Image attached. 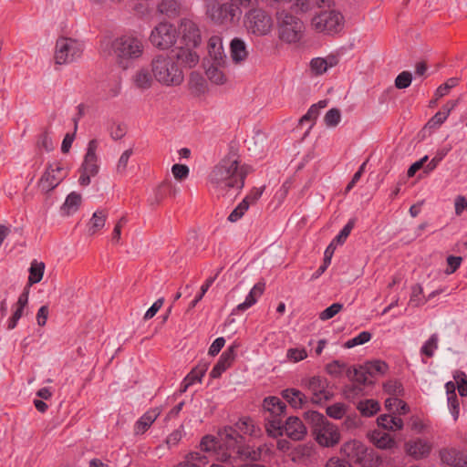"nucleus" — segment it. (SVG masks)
Masks as SVG:
<instances>
[{
  "label": "nucleus",
  "mask_w": 467,
  "mask_h": 467,
  "mask_svg": "<svg viewBox=\"0 0 467 467\" xmlns=\"http://www.w3.org/2000/svg\"><path fill=\"white\" fill-rule=\"evenodd\" d=\"M193 48L194 47L188 46L180 47L175 57L185 67L192 68L195 67L199 61V56L195 51H193Z\"/></svg>",
  "instance_id": "nucleus-22"
},
{
  "label": "nucleus",
  "mask_w": 467,
  "mask_h": 467,
  "mask_svg": "<svg viewBox=\"0 0 467 467\" xmlns=\"http://www.w3.org/2000/svg\"><path fill=\"white\" fill-rule=\"evenodd\" d=\"M111 49L117 65L124 70L132 67L134 61L143 54L141 40L129 35L115 38Z\"/></svg>",
  "instance_id": "nucleus-2"
},
{
  "label": "nucleus",
  "mask_w": 467,
  "mask_h": 467,
  "mask_svg": "<svg viewBox=\"0 0 467 467\" xmlns=\"http://www.w3.org/2000/svg\"><path fill=\"white\" fill-rule=\"evenodd\" d=\"M355 223H356V220L354 218L348 220V222L347 223V224L342 228V230L339 232V234L332 240L331 243H334V244L337 245H341L343 244L347 238L348 237V235L350 234L352 229L354 228L355 226Z\"/></svg>",
  "instance_id": "nucleus-43"
},
{
  "label": "nucleus",
  "mask_w": 467,
  "mask_h": 467,
  "mask_svg": "<svg viewBox=\"0 0 467 467\" xmlns=\"http://www.w3.org/2000/svg\"><path fill=\"white\" fill-rule=\"evenodd\" d=\"M82 51V44L78 41L68 37H60L56 43V63L58 65L70 63L79 57Z\"/></svg>",
  "instance_id": "nucleus-6"
},
{
  "label": "nucleus",
  "mask_w": 467,
  "mask_h": 467,
  "mask_svg": "<svg viewBox=\"0 0 467 467\" xmlns=\"http://www.w3.org/2000/svg\"><path fill=\"white\" fill-rule=\"evenodd\" d=\"M383 389L386 393L393 396L403 395V387L400 382L396 379H391L383 384Z\"/></svg>",
  "instance_id": "nucleus-46"
},
{
  "label": "nucleus",
  "mask_w": 467,
  "mask_h": 467,
  "mask_svg": "<svg viewBox=\"0 0 467 467\" xmlns=\"http://www.w3.org/2000/svg\"><path fill=\"white\" fill-rule=\"evenodd\" d=\"M37 147L44 149L47 152L54 150L53 140L47 130L39 135L37 140Z\"/></svg>",
  "instance_id": "nucleus-54"
},
{
  "label": "nucleus",
  "mask_w": 467,
  "mask_h": 467,
  "mask_svg": "<svg viewBox=\"0 0 467 467\" xmlns=\"http://www.w3.org/2000/svg\"><path fill=\"white\" fill-rule=\"evenodd\" d=\"M240 157L237 150L230 147L227 155L213 167L208 176L213 189L220 192L229 189L242 190L247 171L244 166H240Z\"/></svg>",
  "instance_id": "nucleus-1"
},
{
  "label": "nucleus",
  "mask_w": 467,
  "mask_h": 467,
  "mask_svg": "<svg viewBox=\"0 0 467 467\" xmlns=\"http://www.w3.org/2000/svg\"><path fill=\"white\" fill-rule=\"evenodd\" d=\"M343 309V304L334 303L319 314V319L326 321L334 317Z\"/></svg>",
  "instance_id": "nucleus-50"
},
{
  "label": "nucleus",
  "mask_w": 467,
  "mask_h": 467,
  "mask_svg": "<svg viewBox=\"0 0 467 467\" xmlns=\"http://www.w3.org/2000/svg\"><path fill=\"white\" fill-rule=\"evenodd\" d=\"M281 396L294 409H303L310 402L309 398L301 390L288 388L281 391Z\"/></svg>",
  "instance_id": "nucleus-18"
},
{
  "label": "nucleus",
  "mask_w": 467,
  "mask_h": 467,
  "mask_svg": "<svg viewBox=\"0 0 467 467\" xmlns=\"http://www.w3.org/2000/svg\"><path fill=\"white\" fill-rule=\"evenodd\" d=\"M374 444L379 449H390L396 444L395 440L388 433L375 431L372 434Z\"/></svg>",
  "instance_id": "nucleus-37"
},
{
  "label": "nucleus",
  "mask_w": 467,
  "mask_h": 467,
  "mask_svg": "<svg viewBox=\"0 0 467 467\" xmlns=\"http://www.w3.org/2000/svg\"><path fill=\"white\" fill-rule=\"evenodd\" d=\"M235 427L239 432L249 434L252 437L258 438L262 435V430L259 426L255 425L253 419L250 417H243L235 423Z\"/></svg>",
  "instance_id": "nucleus-25"
},
{
  "label": "nucleus",
  "mask_w": 467,
  "mask_h": 467,
  "mask_svg": "<svg viewBox=\"0 0 467 467\" xmlns=\"http://www.w3.org/2000/svg\"><path fill=\"white\" fill-rule=\"evenodd\" d=\"M244 23L247 30L256 36L267 35L273 26L271 16L263 9L250 10Z\"/></svg>",
  "instance_id": "nucleus-8"
},
{
  "label": "nucleus",
  "mask_w": 467,
  "mask_h": 467,
  "mask_svg": "<svg viewBox=\"0 0 467 467\" xmlns=\"http://www.w3.org/2000/svg\"><path fill=\"white\" fill-rule=\"evenodd\" d=\"M178 32L173 25L161 22L152 29L150 41L159 49H168L175 44Z\"/></svg>",
  "instance_id": "nucleus-7"
},
{
  "label": "nucleus",
  "mask_w": 467,
  "mask_h": 467,
  "mask_svg": "<svg viewBox=\"0 0 467 467\" xmlns=\"http://www.w3.org/2000/svg\"><path fill=\"white\" fill-rule=\"evenodd\" d=\"M217 441L214 436L205 435L200 442V449L202 451L210 452L216 450Z\"/></svg>",
  "instance_id": "nucleus-55"
},
{
  "label": "nucleus",
  "mask_w": 467,
  "mask_h": 467,
  "mask_svg": "<svg viewBox=\"0 0 467 467\" xmlns=\"http://www.w3.org/2000/svg\"><path fill=\"white\" fill-rule=\"evenodd\" d=\"M209 367V363L205 361L199 362L184 378L188 384H194L195 382H201L202 378L206 373Z\"/></svg>",
  "instance_id": "nucleus-34"
},
{
  "label": "nucleus",
  "mask_w": 467,
  "mask_h": 467,
  "mask_svg": "<svg viewBox=\"0 0 467 467\" xmlns=\"http://www.w3.org/2000/svg\"><path fill=\"white\" fill-rule=\"evenodd\" d=\"M328 385L329 382L327 379L320 376H314L306 381L305 386L311 391L313 395L312 398L309 399L312 404H322L321 393L325 392V389H327Z\"/></svg>",
  "instance_id": "nucleus-17"
},
{
  "label": "nucleus",
  "mask_w": 467,
  "mask_h": 467,
  "mask_svg": "<svg viewBox=\"0 0 467 467\" xmlns=\"http://www.w3.org/2000/svg\"><path fill=\"white\" fill-rule=\"evenodd\" d=\"M357 409L362 416L371 417L380 410V405L375 400H365L358 402Z\"/></svg>",
  "instance_id": "nucleus-36"
},
{
  "label": "nucleus",
  "mask_w": 467,
  "mask_h": 467,
  "mask_svg": "<svg viewBox=\"0 0 467 467\" xmlns=\"http://www.w3.org/2000/svg\"><path fill=\"white\" fill-rule=\"evenodd\" d=\"M346 368L347 365L339 360H333L326 366V371L335 378L340 377Z\"/></svg>",
  "instance_id": "nucleus-48"
},
{
  "label": "nucleus",
  "mask_w": 467,
  "mask_h": 467,
  "mask_svg": "<svg viewBox=\"0 0 467 467\" xmlns=\"http://www.w3.org/2000/svg\"><path fill=\"white\" fill-rule=\"evenodd\" d=\"M448 405L451 409V412L453 416V420H457L460 413V405L459 400L454 390L451 392V395L448 396Z\"/></svg>",
  "instance_id": "nucleus-58"
},
{
  "label": "nucleus",
  "mask_w": 467,
  "mask_h": 467,
  "mask_svg": "<svg viewBox=\"0 0 467 467\" xmlns=\"http://www.w3.org/2000/svg\"><path fill=\"white\" fill-rule=\"evenodd\" d=\"M438 335L436 333L432 334L420 348V354L427 358H432L435 350L438 348Z\"/></svg>",
  "instance_id": "nucleus-41"
},
{
  "label": "nucleus",
  "mask_w": 467,
  "mask_h": 467,
  "mask_svg": "<svg viewBox=\"0 0 467 467\" xmlns=\"http://www.w3.org/2000/svg\"><path fill=\"white\" fill-rule=\"evenodd\" d=\"M363 391V389L361 386L357 385H347L344 388L343 393L347 400H354L356 397L360 395Z\"/></svg>",
  "instance_id": "nucleus-60"
},
{
  "label": "nucleus",
  "mask_w": 467,
  "mask_h": 467,
  "mask_svg": "<svg viewBox=\"0 0 467 467\" xmlns=\"http://www.w3.org/2000/svg\"><path fill=\"white\" fill-rule=\"evenodd\" d=\"M156 410H151L145 412L135 423L134 431L136 434L144 433L151 424L156 420L159 416Z\"/></svg>",
  "instance_id": "nucleus-26"
},
{
  "label": "nucleus",
  "mask_w": 467,
  "mask_h": 467,
  "mask_svg": "<svg viewBox=\"0 0 467 467\" xmlns=\"http://www.w3.org/2000/svg\"><path fill=\"white\" fill-rule=\"evenodd\" d=\"M346 375L349 379L354 380L360 385H368L372 383L371 381H368L367 375L368 374L366 372L364 366L360 367V368H348L346 370Z\"/></svg>",
  "instance_id": "nucleus-39"
},
{
  "label": "nucleus",
  "mask_w": 467,
  "mask_h": 467,
  "mask_svg": "<svg viewBox=\"0 0 467 467\" xmlns=\"http://www.w3.org/2000/svg\"><path fill=\"white\" fill-rule=\"evenodd\" d=\"M239 7L234 3H223L213 2L208 7V15L211 19L218 24H223L232 22L236 16Z\"/></svg>",
  "instance_id": "nucleus-9"
},
{
  "label": "nucleus",
  "mask_w": 467,
  "mask_h": 467,
  "mask_svg": "<svg viewBox=\"0 0 467 467\" xmlns=\"http://www.w3.org/2000/svg\"><path fill=\"white\" fill-rule=\"evenodd\" d=\"M343 16L335 11L324 12L315 17L314 23L317 30L334 34L341 30Z\"/></svg>",
  "instance_id": "nucleus-10"
},
{
  "label": "nucleus",
  "mask_w": 467,
  "mask_h": 467,
  "mask_svg": "<svg viewBox=\"0 0 467 467\" xmlns=\"http://www.w3.org/2000/svg\"><path fill=\"white\" fill-rule=\"evenodd\" d=\"M82 202L81 194L77 192H70L64 203L60 207V213L63 216H69L75 213L80 207Z\"/></svg>",
  "instance_id": "nucleus-23"
},
{
  "label": "nucleus",
  "mask_w": 467,
  "mask_h": 467,
  "mask_svg": "<svg viewBox=\"0 0 467 467\" xmlns=\"http://www.w3.org/2000/svg\"><path fill=\"white\" fill-rule=\"evenodd\" d=\"M171 171L175 179L182 181L188 177L190 170L188 166L177 163L172 166Z\"/></svg>",
  "instance_id": "nucleus-63"
},
{
  "label": "nucleus",
  "mask_w": 467,
  "mask_h": 467,
  "mask_svg": "<svg viewBox=\"0 0 467 467\" xmlns=\"http://www.w3.org/2000/svg\"><path fill=\"white\" fill-rule=\"evenodd\" d=\"M284 428L285 433L293 441H302L307 432L306 425L296 416L288 417Z\"/></svg>",
  "instance_id": "nucleus-16"
},
{
  "label": "nucleus",
  "mask_w": 467,
  "mask_h": 467,
  "mask_svg": "<svg viewBox=\"0 0 467 467\" xmlns=\"http://www.w3.org/2000/svg\"><path fill=\"white\" fill-rule=\"evenodd\" d=\"M450 150V147H443L441 149H439L436 151L434 157L430 161V162L427 165H425L423 173L428 174L431 171H434Z\"/></svg>",
  "instance_id": "nucleus-40"
},
{
  "label": "nucleus",
  "mask_w": 467,
  "mask_h": 467,
  "mask_svg": "<svg viewBox=\"0 0 467 467\" xmlns=\"http://www.w3.org/2000/svg\"><path fill=\"white\" fill-rule=\"evenodd\" d=\"M263 408L270 418H283L286 414V405L278 397L269 396L264 399Z\"/></svg>",
  "instance_id": "nucleus-19"
},
{
  "label": "nucleus",
  "mask_w": 467,
  "mask_h": 467,
  "mask_svg": "<svg viewBox=\"0 0 467 467\" xmlns=\"http://www.w3.org/2000/svg\"><path fill=\"white\" fill-rule=\"evenodd\" d=\"M412 74L410 71H402L395 78V87L399 89H404L410 86Z\"/></svg>",
  "instance_id": "nucleus-49"
},
{
  "label": "nucleus",
  "mask_w": 467,
  "mask_h": 467,
  "mask_svg": "<svg viewBox=\"0 0 467 467\" xmlns=\"http://www.w3.org/2000/svg\"><path fill=\"white\" fill-rule=\"evenodd\" d=\"M67 174L61 162L47 163L37 182L38 189L42 193L48 194L67 178Z\"/></svg>",
  "instance_id": "nucleus-5"
},
{
  "label": "nucleus",
  "mask_w": 467,
  "mask_h": 467,
  "mask_svg": "<svg viewBox=\"0 0 467 467\" xmlns=\"http://www.w3.org/2000/svg\"><path fill=\"white\" fill-rule=\"evenodd\" d=\"M364 368L369 376L374 377L377 374L385 375L389 370V365L383 360L375 359L366 362Z\"/></svg>",
  "instance_id": "nucleus-35"
},
{
  "label": "nucleus",
  "mask_w": 467,
  "mask_h": 467,
  "mask_svg": "<svg viewBox=\"0 0 467 467\" xmlns=\"http://www.w3.org/2000/svg\"><path fill=\"white\" fill-rule=\"evenodd\" d=\"M239 345L237 343H234L230 347L224 350L220 356L218 361L213 366V369L210 372V377L212 379H218L222 376V374L231 367L233 362L236 358V350Z\"/></svg>",
  "instance_id": "nucleus-14"
},
{
  "label": "nucleus",
  "mask_w": 467,
  "mask_h": 467,
  "mask_svg": "<svg viewBox=\"0 0 467 467\" xmlns=\"http://www.w3.org/2000/svg\"><path fill=\"white\" fill-rule=\"evenodd\" d=\"M214 63L215 65H225L226 55L224 54L223 40L218 36H213L208 41V56L203 58L202 65Z\"/></svg>",
  "instance_id": "nucleus-12"
},
{
  "label": "nucleus",
  "mask_w": 467,
  "mask_h": 467,
  "mask_svg": "<svg viewBox=\"0 0 467 467\" xmlns=\"http://www.w3.org/2000/svg\"><path fill=\"white\" fill-rule=\"evenodd\" d=\"M378 425L388 431L401 430L403 420L399 417L383 414L377 419Z\"/></svg>",
  "instance_id": "nucleus-29"
},
{
  "label": "nucleus",
  "mask_w": 467,
  "mask_h": 467,
  "mask_svg": "<svg viewBox=\"0 0 467 467\" xmlns=\"http://www.w3.org/2000/svg\"><path fill=\"white\" fill-rule=\"evenodd\" d=\"M452 104L451 108L443 107L441 110L438 111L430 120L429 123L433 125H441L448 118L451 109L454 107Z\"/></svg>",
  "instance_id": "nucleus-59"
},
{
  "label": "nucleus",
  "mask_w": 467,
  "mask_h": 467,
  "mask_svg": "<svg viewBox=\"0 0 467 467\" xmlns=\"http://www.w3.org/2000/svg\"><path fill=\"white\" fill-rule=\"evenodd\" d=\"M230 53L231 57L235 64L244 62L249 54L246 44L239 37L232 39L230 43Z\"/></svg>",
  "instance_id": "nucleus-21"
},
{
  "label": "nucleus",
  "mask_w": 467,
  "mask_h": 467,
  "mask_svg": "<svg viewBox=\"0 0 467 467\" xmlns=\"http://www.w3.org/2000/svg\"><path fill=\"white\" fill-rule=\"evenodd\" d=\"M151 72L155 79L165 86H179L184 78L174 57L164 54L157 55L152 58Z\"/></svg>",
  "instance_id": "nucleus-3"
},
{
  "label": "nucleus",
  "mask_w": 467,
  "mask_h": 467,
  "mask_svg": "<svg viewBox=\"0 0 467 467\" xmlns=\"http://www.w3.org/2000/svg\"><path fill=\"white\" fill-rule=\"evenodd\" d=\"M371 337H372V335L370 332L362 331L355 337L345 342L344 347L346 348H354L358 345H363V344L368 342L371 339Z\"/></svg>",
  "instance_id": "nucleus-45"
},
{
  "label": "nucleus",
  "mask_w": 467,
  "mask_h": 467,
  "mask_svg": "<svg viewBox=\"0 0 467 467\" xmlns=\"http://www.w3.org/2000/svg\"><path fill=\"white\" fill-rule=\"evenodd\" d=\"M249 204L246 201H242L229 214L227 220L231 223H235L240 220L245 212L248 210Z\"/></svg>",
  "instance_id": "nucleus-47"
},
{
  "label": "nucleus",
  "mask_w": 467,
  "mask_h": 467,
  "mask_svg": "<svg viewBox=\"0 0 467 467\" xmlns=\"http://www.w3.org/2000/svg\"><path fill=\"white\" fill-rule=\"evenodd\" d=\"M341 119V113L338 109H330L325 115L324 120L327 126L336 127Z\"/></svg>",
  "instance_id": "nucleus-52"
},
{
  "label": "nucleus",
  "mask_w": 467,
  "mask_h": 467,
  "mask_svg": "<svg viewBox=\"0 0 467 467\" xmlns=\"http://www.w3.org/2000/svg\"><path fill=\"white\" fill-rule=\"evenodd\" d=\"M405 447L407 453L414 459L425 458L431 452V445L420 438L406 442Z\"/></svg>",
  "instance_id": "nucleus-20"
},
{
  "label": "nucleus",
  "mask_w": 467,
  "mask_h": 467,
  "mask_svg": "<svg viewBox=\"0 0 467 467\" xmlns=\"http://www.w3.org/2000/svg\"><path fill=\"white\" fill-rule=\"evenodd\" d=\"M313 435L318 444L323 447H333L338 443L340 439L337 428L329 421L320 429H317Z\"/></svg>",
  "instance_id": "nucleus-13"
},
{
  "label": "nucleus",
  "mask_w": 467,
  "mask_h": 467,
  "mask_svg": "<svg viewBox=\"0 0 467 467\" xmlns=\"http://www.w3.org/2000/svg\"><path fill=\"white\" fill-rule=\"evenodd\" d=\"M108 217V213L106 210H98L96 211L90 221L88 226V232L90 234H94L99 230L102 229L105 225L106 219Z\"/></svg>",
  "instance_id": "nucleus-33"
},
{
  "label": "nucleus",
  "mask_w": 467,
  "mask_h": 467,
  "mask_svg": "<svg viewBox=\"0 0 467 467\" xmlns=\"http://www.w3.org/2000/svg\"><path fill=\"white\" fill-rule=\"evenodd\" d=\"M458 83V79L451 78L447 80L444 84L441 85L436 90V96L441 98L448 94L451 88L455 87Z\"/></svg>",
  "instance_id": "nucleus-64"
},
{
  "label": "nucleus",
  "mask_w": 467,
  "mask_h": 467,
  "mask_svg": "<svg viewBox=\"0 0 467 467\" xmlns=\"http://www.w3.org/2000/svg\"><path fill=\"white\" fill-rule=\"evenodd\" d=\"M133 150L132 149L126 150L121 156L119 159L118 164H117V171L119 173H124L127 169V165L129 162V160L130 156L132 155Z\"/></svg>",
  "instance_id": "nucleus-61"
},
{
  "label": "nucleus",
  "mask_w": 467,
  "mask_h": 467,
  "mask_svg": "<svg viewBox=\"0 0 467 467\" xmlns=\"http://www.w3.org/2000/svg\"><path fill=\"white\" fill-rule=\"evenodd\" d=\"M180 9V4L177 0H162L158 5V10L169 18L178 16Z\"/></svg>",
  "instance_id": "nucleus-31"
},
{
  "label": "nucleus",
  "mask_w": 467,
  "mask_h": 467,
  "mask_svg": "<svg viewBox=\"0 0 467 467\" xmlns=\"http://www.w3.org/2000/svg\"><path fill=\"white\" fill-rule=\"evenodd\" d=\"M223 434L227 441H233L238 445L242 444L244 441V437L240 434L239 431L237 430V428L235 426L234 427H231V426L225 427L223 430Z\"/></svg>",
  "instance_id": "nucleus-53"
},
{
  "label": "nucleus",
  "mask_w": 467,
  "mask_h": 467,
  "mask_svg": "<svg viewBox=\"0 0 467 467\" xmlns=\"http://www.w3.org/2000/svg\"><path fill=\"white\" fill-rule=\"evenodd\" d=\"M238 453L246 459H250L253 462L259 461L262 455L261 448H257L256 450L251 449L250 447H239Z\"/></svg>",
  "instance_id": "nucleus-51"
},
{
  "label": "nucleus",
  "mask_w": 467,
  "mask_h": 467,
  "mask_svg": "<svg viewBox=\"0 0 467 467\" xmlns=\"http://www.w3.org/2000/svg\"><path fill=\"white\" fill-rule=\"evenodd\" d=\"M205 69V74L209 80L216 85H222L226 81V77L222 70L224 65H215L209 63L207 66L202 65Z\"/></svg>",
  "instance_id": "nucleus-27"
},
{
  "label": "nucleus",
  "mask_w": 467,
  "mask_h": 467,
  "mask_svg": "<svg viewBox=\"0 0 467 467\" xmlns=\"http://www.w3.org/2000/svg\"><path fill=\"white\" fill-rule=\"evenodd\" d=\"M348 406L344 403H335L327 408V415L332 419L340 420L347 412Z\"/></svg>",
  "instance_id": "nucleus-44"
},
{
  "label": "nucleus",
  "mask_w": 467,
  "mask_h": 467,
  "mask_svg": "<svg viewBox=\"0 0 467 467\" xmlns=\"http://www.w3.org/2000/svg\"><path fill=\"white\" fill-rule=\"evenodd\" d=\"M304 417L306 423L310 425L312 433L316 432L317 429H320L328 421L322 413L317 410H308L304 413Z\"/></svg>",
  "instance_id": "nucleus-30"
},
{
  "label": "nucleus",
  "mask_w": 467,
  "mask_h": 467,
  "mask_svg": "<svg viewBox=\"0 0 467 467\" xmlns=\"http://www.w3.org/2000/svg\"><path fill=\"white\" fill-rule=\"evenodd\" d=\"M265 284L263 282L256 283L247 295L244 302L237 306V310L245 311L257 302V299L263 295Z\"/></svg>",
  "instance_id": "nucleus-24"
},
{
  "label": "nucleus",
  "mask_w": 467,
  "mask_h": 467,
  "mask_svg": "<svg viewBox=\"0 0 467 467\" xmlns=\"http://www.w3.org/2000/svg\"><path fill=\"white\" fill-rule=\"evenodd\" d=\"M282 419L265 417V431L269 437L278 438L283 436L285 428Z\"/></svg>",
  "instance_id": "nucleus-28"
},
{
  "label": "nucleus",
  "mask_w": 467,
  "mask_h": 467,
  "mask_svg": "<svg viewBox=\"0 0 467 467\" xmlns=\"http://www.w3.org/2000/svg\"><path fill=\"white\" fill-rule=\"evenodd\" d=\"M182 43L184 46L197 47L202 41L201 32L196 23L191 19L182 18L179 26Z\"/></svg>",
  "instance_id": "nucleus-11"
},
{
  "label": "nucleus",
  "mask_w": 467,
  "mask_h": 467,
  "mask_svg": "<svg viewBox=\"0 0 467 467\" xmlns=\"http://www.w3.org/2000/svg\"><path fill=\"white\" fill-rule=\"evenodd\" d=\"M134 84L140 89H147L152 84V77L148 69L141 68L133 77Z\"/></svg>",
  "instance_id": "nucleus-38"
},
{
  "label": "nucleus",
  "mask_w": 467,
  "mask_h": 467,
  "mask_svg": "<svg viewBox=\"0 0 467 467\" xmlns=\"http://www.w3.org/2000/svg\"><path fill=\"white\" fill-rule=\"evenodd\" d=\"M446 260H447L448 267H447L445 273L447 275H451V274H453L454 272H456V270L461 266V264L462 262V257L449 255Z\"/></svg>",
  "instance_id": "nucleus-62"
},
{
  "label": "nucleus",
  "mask_w": 467,
  "mask_h": 467,
  "mask_svg": "<svg viewBox=\"0 0 467 467\" xmlns=\"http://www.w3.org/2000/svg\"><path fill=\"white\" fill-rule=\"evenodd\" d=\"M317 5V0H296L292 8L296 12L306 13Z\"/></svg>",
  "instance_id": "nucleus-56"
},
{
  "label": "nucleus",
  "mask_w": 467,
  "mask_h": 467,
  "mask_svg": "<svg viewBox=\"0 0 467 467\" xmlns=\"http://www.w3.org/2000/svg\"><path fill=\"white\" fill-rule=\"evenodd\" d=\"M45 264L43 262H37L36 260H34L31 263L29 268L27 286H31L35 284L39 283L43 278Z\"/></svg>",
  "instance_id": "nucleus-32"
},
{
  "label": "nucleus",
  "mask_w": 467,
  "mask_h": 467,
  "mask_svg": "<svg viewBox=\"0 0 467 467\" xmlns=\"http://www.w3.org/2000/svg\"><path fill=\"white\" fill-rule=\"evenodd\" d=\"M323 57H315L310 61L311 70L315 75H322L328 69Z\"/></svg>",
  "instance_id": "nucleus-57"
},
{
  "label": "nucleus",
  "mask_w": 467,
  "mask_h": 467,
  "mask_svg": "<svg viewBox=\"0 0 467 467\" xmlns=\"http://www.w3.org/2000/svg\"><path fill=\"white\" fill-rule=\"evenodd\" d=\"M279 38L287 43H296L302 37L303 22L291 14L282 11L276 13Z\"/></svg>",
  "instance_id": "nucleus-4"
},
{
  "label": "nucleus",
  "mask_w": 467,
  "mask_h": 467,
  "mask_svg": "<svg viewBox=\"0 0 467 467\" xmlns=\"http://www.w3.org/2000/svg\"><path fill=\"white\" fill-rule=\"evenodd\" d=\"M99 143L98 140L93 139L88 144L87 152L84 156V161L79 167V171H84L96 176L99 173V166L98 165V157L96 154Z\"/></svg>",
  "instance_id": "nucleus-15"
},
{
  "label": "nucleus",
  "mask_w": 467,
  "mask_h": 467,
  "mask_svg": "<svg viewBox=\"0 0 467 467\" xmlns=\"http://www.w3.org/2000/svg\"><path fill=\"white\" fill-rule=\"evenodd\" d=\"M441 460L443 463L454 467L459 457H462V451L456 449H443L440 451Z\"/></svg>",
  "instance_id": "nucleus-42"
}]
</instances>
